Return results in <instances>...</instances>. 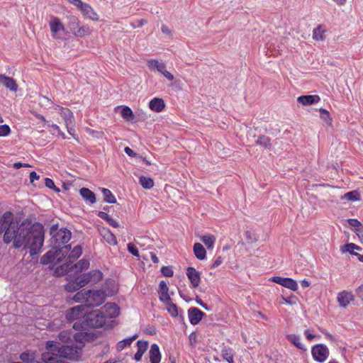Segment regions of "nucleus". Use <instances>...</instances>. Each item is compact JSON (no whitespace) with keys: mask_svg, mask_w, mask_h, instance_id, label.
Masks as SVG:
<instances>
[{"mask_svg":"<svg viewBox=\"0 0 363 363\" xmlns=\"http://www.w3.org/2000/svg\"><path fill=\"white\" fill-rule=\"evenodd\" d=\"M30 225L24 221L19 225L13 221L10 211L5 212L0 217V235L4 233V243L9 244L13 241V247L28 249L31 256L38 254L44 242V227L38 222Z\"/></svg>","mask_w":363,"mask_h":363,"instance_id":"obj_1","label":"nucleus"},{"mask_svg":"<svg viewBox=\"0 0 363 363\" xmlns=\"http://www.w3.org/2000/svg\"><path fill=\"white\" fill-rule=\"evenodd\" d=\"M107 323V315H105L104 311L98 309L88 312L87 309L84 319L82 320V323L76 322L73 327L75 329L80 327L84 330L86 327L93 328H102L105 326Z\"/></svg>","mask_w":363,"mask_h":363,"instance_id":"obj_2","label":"nucleus"},{"mask_svg":"<svg viewBox=\"0 0 363 363\" xmlns=\"http://www.w3.org/2000/svg\"><path fill=\"white\" fill-rule=\"evenodd\" d=\"M45 348L48 351H57L62 358H66L71 360L77 359L79 356L81 347H74L73 345L60 346V343L55 341H48Z\"/></svg>","mask_w":363,"mask_h":363,"instance_id":"obj_3","label":"nucleus"},{"mask_svg":"<svg viewBox=\"0 0 363 363\" xmlns=\"http://www.w3.org/2000/svg\"><path fill=\"white\" fill-rule=\"evenodd\" d=\"M71 249L70 245H63L56 248H52L45 253L40 259V263L43 264H57L61 262L68 255Z\"/></svg>","mask_w":363,"mask_h":363,"instance_id":"obj_4","label":"nucleus"},{"mask_svg":"<svg viewBox=\"0 0 363 363\" xmlns=\"http://www.w3.org/2000/svg\"><path fill=\"white\" fill-rule=\"evenodd\" d=\"M52 238L50 240V245L52 248H56L65 245L71 238V232L66 228L58 229L57 225H53L50 230Z\"/></svg>","mask_w":363,"mask_h":363,"instance_id":"obj_5","label":"nucleus"},{"mask_svg":"<svg viewBox=\"0 0 363 363\" xmlns=\"http://www.w3.org/2000/svg\"><path fill=\"white\" fill-rule=\"evenodd\" d=\"M89 267V262L87 259H82L79 260L77 264L70 266V264L66 263L56 268L55 273L58 275H63L68 273L71 270H74L75 272L79 273L83 270L88 269Z\"/></svg>","mask_w":363,"mask_h":363,"instance_id":"obj_6","label":"nucleus"},{"mask_svg":"<svg viewBox=\"0 0 363 363\" xmlns=\"http://www.w3.org/2000/svg\"><path fill=\"white\" fill-rule=\"evenodd\" d=\"M89 294L86 298V308L88 309L90 307H95L102 304L106 300V294L104 291H91L88 290Z\"/></svg>","mask_w":363,"mask_h":363,"instance_id":"obj_7","label":"nucleus"},{"mask_svg":"<svg viewBox=\"0 0 363 363\" xmlns=\"http://www.w3.org/2000/svg\"><path fill=\"white\" fill-rule=\"evenodd\" d=\"M103 277V274L99 270H92L86 274H82L77 277L82 285L84 286L88 283H97Z\"/></svg>","mask_w":363,"mask_h":363,"instance_id":"obj_8","label":"nucleus"},{"mask_svg":"<svg viewBox=\"0 0 363 363\" xmlns=\"http://www.w3.org/2000/svg\"><path fill=\"white\" fill-rule=\"evenodd\" d=\"M311 354L315 361L323 363L328 357L330 352L325 345L317 344L312 347Z\"/></svg>","mask_w":363,"mask_h":363,"instance_id":"obj_9","label":"nucleus"},{"mask_svg":"<svg viewBox=\"0 0 363 363\" xmlns=\"http://www.w3.org/2000/svg\"><path fill=\"white\" fill-rule=\"evenodd\" d=\"M86 306L84 305H78L74 306L66 312V318L69 321H72L76 319H79L83 318L84 319L86 312Z\"/></svg>","mask_w":363,"mask_h":363,"instance_id":"obj_10","label":"nucleus"},{"mask_svg":"<svg viewBox=\"0 0 363 363\" xmlns=\"http://www.w3.org/2000/svg\"><path fill=\"white\" fill-rule=\"evenodd\" d=\"M56 108L58 109L60 114L64 118L68 133L71 135H73L72 131L74 130L72 128L69 127V125H72L74 123V117L72 111L67 108H64L60 106H56Z\"/></svg>","mask_w":363,"mask_h":363,"instance_id":"obj_11","label":"nucleus"},{"mask_svg":"<svg viewBox=\"0 0 363 363\" xmlns=\"http://www.w3.org/2000/svg\"><path fill=\"white\" fill-rule=\"evenodd\" d=\"M44 363H65L57 351H48L42 354Z\"/></svg>","mask_w":363,"mask_h":363,"instance_id":"obj_12","label":"nucleus"},{"mask_svg":"<svg viewBox=\"0 0 363 363\" xmlns=\"http://www.w3.org/2000/svg\"><path fill=\"white\" fill-rule=\"evenodd\" d=\"M186 276L189 278L193 288H196L201 282V274L193 267L186 269Z\"/></svg>","mask_w":363,"mask_h":363,"instance_id":"obj_13","label":"nucleus"},{"mask_svg":"<svg viewBox=\"0 0 363 363\" xmlns=\"http://www.w3.org/2000/svg\"><path fill=\"white\" fill-rule=\"evenodd\" d=\"M205 315V313L196 307H191L188 310L189 322L192 325H197Z\"/></svg>","mask_w":363,"mask_h":363,"instance_id":"obj_14","label":"nucleus"},{"mask_svg":"<svg viewBox=\"0 0 363 363\" xmlns=\"http://www.w3.org/2000/svg\"><path fill=\"white\" fill-rule=\"evenodd\" d=\"M104 311L105 315H107V321L118 315L119 307L115 303H107L101 309Z\"/></svg>","mask_w":363,"mask_h":363,"instance_id":"obj_15","label":"nucleus"},{"mask_svg":"<svg viewBox=\"0 0 363 363\" xmlns=\"http://www.w3.org/2000/svg\"><path fill=\"white\" fill-rule=\"evenodd\" d=\"M337 302L342 308H346L354 300V296L351 292L343 291L337 294Z\"/></svg>","mask_w":363,"mask_h":363,"instance_id":"obj_16","label":"nucleus"},{"mask_svg":"<svg viewBox=\"0 0 363 363\" xmlns=\"http://www.w3.org/2000/svg\"><path fill=\"white\" fill-rule=\"evenodd\" d=\"M0 84L11 91L16 92L18 90L16 82L5 74H0Z\"/></svg>","mask_w":363,"mask_h":363,"instance_id":"obj_17","label":"nucleus"},{"mask_svg":"<svg viewBox=\"0 0 363 363\" xmlns=\"http://www.w3.org/2000/svg\"><path fill=\"white\" fill-rule=\"evenodd\" d=\"M159 298L162 301H169L170 295L169 294V288L164 281H161L159 285Z\"/></svg>","mask_w":363,"mask_h":363,"instance_id":"obj_18","label":"nucleus"},{"mask_svg":"<svg viewBox=\"0 0 363 363\" xmlns=\"http://www.w3.org/2000/svg\"><path fill=\"white\" fill-rule=\"evenodd\" d=\"M320 98L318 95H303L297 99V101L304 106L311 105L319 102Z\"/></svg>","mask_w":363,"mask_h":363,"instance_id":"obj_19","label":"nucleus"},{"mask_svg":"<svg viewBox=\"0 0 363 363\" xmlns=\"http://www.w3.org/2000/svg\"><path fill=\"white\" fill-rule=\"evenodd\" d=\"M79 194L86 202L94 204L96 201L95 194L87 188H82L79 190Z\"/></svg>","mask_w":363,"mask_h":363,"instance_id":"obj_20","label":"nucleus"},{"mask_svg":"<svg viewBox=\"0 0 363 363\" xmlns=\"http://www.w3.org/2000/svg\"><path fill=\"white\" fill-rule=\"evenodd\" d=\"M150 360L151 363H160L161 360V353L157 344H152L150 350Z\"/></svg>","mask_w":363,"mask_h":363,"instance_id":"obj_21","label":"nucleus"},{"mask_svg":"<svg viewBox=\"0 0 363 363\" xmlns=\"http://www.w3.org/2000/svg\"><path fill=\"white\" fill-rule=\"evenodd\" d=\"M150 108L155 112H161L165 107L163 99L160 98H154L149 103Z\"/></svg>","mask_w":363,"mask_h":363,"instance_id":"obj_22","label":"nucleus"},{"mask_svg":"<svg viewBox=\"0 0 363 363\" xmlns=\"http://www.w3.org/2000/svg\"><path fill=\"white\" fill-rule=\"evenodd\" d=\"M138 351L135 354L134 359L138 362L140 361L143 354L147 350L148 342L144 340H138L137 342Z\"/></svg>","mask_w":363,"mask_h":363,"instance_id":"obj_23","label":"nucleus"},{"mask_svg":"<svg viewBox=\"0 0 363 363\" xmlns=\"http://www.w3.org/2000/svg\"><path fill=\"white\" fill-rule=\"evenodd\" d=\"M83 13L90 18L91 20H98L97 13L93 10V9L87 4L83 3L79 7Z\"/></svg>","mask_w":363,"mask_h":363,"instance_id":"obj_24","label":"nucleus"},{"mask_svg":"<svg viewBox=\"0 0 363 363\" xmlns=\"http://www.w3.org/2000/svg\"><path fill=\"white\" fill-rule=\"evenodd\" d=\"M73 338L76 342L80 344L81 348L83 347L86 341H89L91 339V334L86 332H79L73 334Z\"/></svg>","mask_w":363,"mask_h":363,"instance_id":"obj_25","label":"nucleus"},{"mask_svg":"<svg viewBox=\"0 0 363 363\" xmlns=\"http://www.w3.org/2000/svg\"><path fill=\"white\" fill-rule=\"evenodd\" d=\"M103 238L110 245H117V240L113 233L108 229L103 228L100 232Z\"/></svg>","mask_w":363,"mask_h":363,"instance_id":"obj_26","label":"nucleus"},{"mask_svg":"<svg viewBox=\"0 0 363 363\" xmlns=\"http://www.w3.org/2000/svg\"><path fill=\"white\" fill-rule=\"evenodd\" d=\"M50 26L51 32L52 33V36L55 38L57 32L64 30V26L60 22V19L57 18H53L50 22Z\"/></svg>","mask_w":363,"mask_h":363,"instance_id":"obj_27","label":"nucleus"},{"mask_svg":"<svg viewBox=\"0 0 363 363\" xmlns=\"http://www.w3.org/2000/svg\"><path fill=\"white\" fill-rule=\"evenodd\" d=\"M194 252L196 257L200 260L206 257V251L201 243L196 242L194 245Z\"/></svg>","mask_w":363,"mask_h":363,"instance_id":"obj_28","label":"nucleus"},{"mask_svg":"<svg viewBox=\"0 0 363 363\" xmlns=\"http://www.w3.org/2000/svg\"><path fill=\"white\" fill-rule=\"evenodd\" d=\"M20 359L23 362L34 363L36 359L35 352L30 350L24 352L21 354Z\"/></svg>","mask_w":363,"mask_h":363,"instance_id":"obj_29","label":"nucleus"},{"mask_svg":"<svg viewBox=\"0 0 363 363\" xmlns=\"http://www.w3.org/2000/svg\"><path fill=\"white\" fill-rule=\"evenodd\" d=\"M147 66L150 69H152V70L157 69L160 73H162L163 71H164V69L166 68V66L164 63L160 62L159 61H157L156 60H149L147 62Z\"/></svg>","mask_w":363,"mask_h":363,"instance_id":"obj_30","label":"nucleus"},{"mask_svg":"<svg viewBox=\"0 0 363 363\" xmlns=\"http://www.w3.org/2000/svg\"><path fill=\"white\" fill-rule=\"evenodd\" d=\"M98 216L101 219L106 220L110 225H111L113 228H118L119 226L118 222L116 220H114L108 213L104 211H99L98 213Z\"/></svg>","mask_w":363,"mask_h":363,"instance_id":"obj_31","label":"nucleus"},{"mask_svg":"<svg viewBox=\"0 0 363 363\" xmlns=\"http://www.w3.org/2000/svg\"><path fill=\"white\" fill-rule=\"evenodd\" d=\"M83 286L82 285V283L79 282V280H77V278L74 281H69L65 286V290L69 292H74L80 288H82Z\"/></svg>","mask_w":363,"mask_h":363,"instance_id":"obj_32","label":"nucleus"},{"mask_svg":"<svg viewBox=\"0 0 363 363\" xmlns=\"http://www.w3.org/2000/svg\"><path fill=\"white\" fill-rule=\"evenodd\" d=\"M287 340L291 342L294 345H295L297 348L306 350L304 345L301 342L300 338L298 336L294 334H290L286 335Z\"/></svg>","mask_w":363,"mask_h":363,"instance_id":"obj_33","label":"nucleus"},{"mask_svg":"<svg viewBox=\"0 0 363 363\" xmlns=\"http://www.w3.org/2000/svg\"><path fill=\"white\" fill-rule=\"evenodd\" d=\"M200 240L204 243L208 249H213L216 242V238L213 235H202Z\"/></svg>","mask_w":363,"mask_h":363,"instance_id":"obj_34","label":"nucleus"},{"mask_svg":"<svg viewBox=\"0 0 363 363\" xmlns=\"http://www.w3.org/2000/svg\"><path fill=\"white\" fill-rule=\"evenodd\" d=\"M89 294L88 290H81L74 296L73 299L75 302H84V305H86V298Z\"/></svg>","mask_w":363,"mask_h":363,"instance_id":"obj_35","label":"nucleus"},{"mask_svg":"<svg viewBox=\"0 0 363 363\" xmlns=\"http://www.w3.org/2000/svg\"><path fill=\"white\" fill-rule=\"evenodd\" d=\"M137 337H138V335L135 334L130 337L125 338V339L120 341L117 345V350L118 351L123 350V349H125V347L130 345L131 343L133 342V340H135Z\"/></svg>","mask_w":363,"mask_h":363,"instance_id":"obj_36","label":"nucleus"},{"mask_svg":"<svg viewBox=\"0 0 363 363\" xmlns=\"http://www.w3.org/2000/svg\"><path fill=\"white\" fill-rule=\"evenodd\" d=\"M167 306V309L169 312V313L173 316L176 317L178 315V308L177 305L174 303H172V298H170L169 301H162Z\"/></svg>","mask_w":363,"mask_h":363,"instance_id":"obj_37","label":"nucleus"},{"mask_svg":"<svg viewBox=\"0 0 363 363\" xmlns=\"http://www.w3.org/2000/svg\"><path fill=\"white\" fill-rule=\"evenodd\" d=\"M139 183L145 189H150L154 186L153 179L144 176H141L139 178Z\"/></svg>","mask_w":363,"mask_h":363,"instance_id":"obj_38","label":"nucleus"},{"mask_svg":"<svg viewBox=\"0 0 363 363\" xmlns=\"http://www.w3.org/2000/svg\"><path fill=\"white\" fill-rule=\"evenodd\" d=\"M256 144L269 150L272 148L270 138L266 135H260L256 140Z\"/></svg>","mask_w":363,"mask_h":363,"instance_id":"obj_39","label":"nucleus"},{"mask_svg":"<svg viewBox=\"0 0 363 363\" xmlns=\"http://www.w3.org/2000/svg\"><path fill=\"white\" fill-rule=\"evenodd\" d=\"M82 250L80 245L75 246L72 250H70L69 252L68 253V259L69 261L71 262V259L73 260L79 258L80 255H82Z\"/></svg>","mask_w":363,"mask_h":363,"instance_id":"obj_40","label":"nucleus"},{"mask_svg":"<svg viewBox=\"0 0 363 363\" xmlns=\"http://www.w3.org/2000/svg\"><path fill=\"white\" fill-rule=\"evenodd\" d=\"M282 286L294 291L298 289L296 281L291 278L285 277Z\"/></svg>","mask_w":363,"mask_h":363,"instance_id":"obj_41","label":"nucleus"},{"mask_svg":"<svg viewBox=\"0 0 363 363\" xmlns=\"http://www.w3.org/2000/svg\"><path fill=\"white\" fill-rule=\"evenodd\" d=\"M102 193L104 195V199L105 202L109 203H116V199L115 196L113 195V194L111 193V191L109 189L103 188Z\"/></svg>","mask_w":363,"mask_h":363,"instance_id":"obj_42","label":"nucleus"},{"mask_svg":"<svg viewBox=\"0 0 363 363\" xmlns=\"http://www.w3.org/2000/svg\"><path fill=\"white\" fill-rule=\"evenodd\" d=\"M121 116L128 121H132L134 118L133 112L128 106H124L122 108Z\"/></svg>","mask_w":363,"mask_h":363,"instance_id":"obj_43","label":"nucleus"},{"mask_svg":"<svg viewBox=\"0 0 363 363\" xmlns=\"http://www.w3.org/2000/svg\"><path fill=\"white\" fill-rule=\"evenodd\" d=\"M58 337L61 342L65 343L71 340L72 337H73V334L69 330H62L59 333Z\"/></svg>","mask_w":363,"mask_h":363,"instance_id":"obj_44","label":"nucleus"},{"mask_svg":"<svg viewBox=\"0 0 363 363\" xmlns=\"http://www.w3.org/2000/svg\"><path fill=\"white\" fill-rule=\"evenodd\" d=\"M324 32L321 26L319 25L313 30V38L316 40H323L324 39Z\"/></svg>","mask_w":363,"mask_h":363,"instance_id":"obj_45","label":"nucleus"},{"mask_svg":"<svg viewBox=\"0 0 363 363\" xmlns=\"http://www.w3.org/2000/svg\"><path fill=\"white\" fill-rule=\"evenodd\" d=\"M342 198L347 201H355L359 200V194L357 191L354 190L345 194Z\"/></svg>","mask_w":363,"mask_h":363,"instance_id":"obj_46","label":"nucleus"},{"mask_svg":"<svg viewBox=\"0 0 363 363\" xmlns=\"http://www.w3.org/2000/svg\"><path fill=\"white\" fill-rule=\"evenodd\" d=\"M362 250V247L359 246L354 244V243H348L342 246V251L344 252H349L351 255L352 252H355L354 250Z\"/></svg>","mask_w":363,"mask_h":363,"instance_id":"obj_47","label":"nucleus"},{"mask_svg":"<svg viewBox=\"0 0 363 363\" xmlns=\"http://www.w3.org/2000/svg\"><path fill=\"white\" fill-rule=\"evenodd\" d=\"M222 357L228 362L233 363V354L230 349H228V348L223 349L222 350Z\"/></svg>","mask_w":363,"mask_h":363,"instance_id":"obj_48","label":"nucleus"},{"mask_svg":"<svg viewBox=\"0 0 363 363\" xmlns=\"http://www.w3.org/2000/svg\"><path fill=\"white\" fill-rule=\"evenodd\" d=\"M320 118L324 120L328 124H331V119L330 118V113L329 112L324 109V108H320Z\"/></svg>","mask_w":363,"mask_h":363,"instance_id":"obj_49","label":"nucleus"},{"mask_svg":"<svg viewBox=\"0 0 363 363\" xmlns=\"http://www.w3.org/2000/svg\"><path fill=\"white\" fill-rule=\"evenodd\" d=\"M162 274L167 277H172L174 275V272L172 267L164 266L161 269Z\"/></svg>","mask_w":363,"mask_h":363,"instance_id":"obj_50","label":"nucleus"},{"mask_svg":"<svg viewBox=\"0 0 363 363\" xmlns=\"http://www.w3.org/2000/svg\"><path fill=\"white\" fill-rule=\"evenodd\" d=\"M45 185L48 188L53 189L56 192H60V189L55 186L54 182L50 178H46L45 179Z\"/></svg>","mask_w":363,"mask_h":363,"instance_id":"obj_51","label":"nucleus"},{"mask_svg":"<svg viewBox=\"0 0 363 363\" xmlns=\"http://www.w3.org/2000/svg\"><path fill=\"white\" fill-rule=\"evenodd\" d=\"M11 132V129L8 125H0V136H6Z\"/></svg>","mask_w":363,"mask_h":363,"instance_id":"obj_52","label":"nucleus"},{"mask_svg":"<svg viewBox=\"0 0 363 363\" xmlns=\"http://www.w3.org/2000/svg\"><path fill=\"white\" fill-rule=\"evenodd\" d=\"M128 250L134 256H139V252L136 246L133 243L128 244Z\"/></svg>","mask_w":363,"mask_h":363,"instance_id":"obj_53","label":"nucleus"},{"mask_svg":"<svg viewBox=\"0 0 363 363\" xmlns=\"http://www.w3.org/2000/svg\"><path fill=\"white\" fill-rule=\"evenodd\" d=\"M347 222L350 225L355 228V229L360 228L361 227L363 226V225L357 219L355 218L349 219Z\"/></svg>","mask_w":363,"mask_h":363,"instance_id":"obj_54","label":"nucleus"},{"mask_svg":"<svg viewBox=\"0 0 363 363\" xmlns=\"http://www.w3.org/2000/svg\"><path fill=\"white\" fill-rule=\"evenodd\" d=\"M283 300L288 304L294 305L296 303L297 298L295 296H291L288 298L282 297Z\"/></svg>","mask_w":363,"mask_h":363,"instance_id":"obj_55","label":"nucleus"},{"mask_svg":"<svg viewBox=\"0 0 363 363\" xmlns=\"http://www.w3.org/2000/svg\"><path fill=\"white\" fill-rule=\"evenodd\" d=\"M284 278L285 277H273L269 280L276 284H280L281 286H282Z\"/></svg>","mask_w":363,"mask_h":363,"instance_id":"obj_56","label":"nucleus"},{"mask_svg":"<svg viewBox=\"0 0 363 363\" xmlns=\"http://www.w3.org/2000/svg\"><path fill=\"white\" fill-rule=\"evenodd\" d=\"M196 301L198 304H199L205 310L209 311L211 309L210 307L207 304L203 303V301L199 296H196Z\"/></svg>","mask_w":363,"mask_h":363,"instance_id":"obj_57","label":"nucleus"},{"mask_svg":"<svg viewBox=\"0 0 363 363\" xmlns=\"http://www.w3.org/2000/svg\"><path fill=\"white\" fill-rule=\"evenodd\" d=\"M223 257L221 256H218L213 263L211 268H216L218 267L223 262Z\"/></svg>","mask_w":363,"mask_h":363,"instance_id":"obj_58","label":"nucleus"},{"mask_svg":"<svg viewBox=\"0 0 363 363\" xmlns=\"http://www.w3.org/2000/svg\"><path fill=\"white\" fill-rule=\"evenodd\" d=\"M124 151L130 157L137 156V154L129 147H125Z\"/></svg>","mask_w":363,"mask_h":363,"instance_id":"obj_59","label":"nucleus"},{"mask_svg":"<svg viewBox=\"0 0 363 363\" xmlns=\"http://www.w3.org/2000/svg\"><path fill=\"white\" fill-rule=\"evenodd\" d=\"M39 179L40 176L38 175L35 172H31L30 173V180L31 183H33L35 180H38Z\"/></svg>","mask_w":363,"mask_h":363,"instance_id":"obj_60","label":"nucleus"},{"mask_svg":"<svg viewBox=\"0 0 363 363\" xmlns=\"http://www.w3.org/2000/svg\"><path fill=\"white\" fill-rule=\"evenodd\" d=\"M162 74L167 79H169V81H172L174 80V76L173 74H172L169 72H168L167 70H166V69H164V71H163L162 72Z\"/></svg>","mask_w":363,"mask_h":363,"instance_id":"obj_61","label":"nucleus"},{"mask_svg":"<svg viewBox=\"0 0 363 363\" xmlns=\"http://www.w3.org/2000/svg\"><path fill=\"white\" fill-rule=\"evenodd\" d=\"M356 294L359 298L363 300V285L359 286L356 289Z\"/></svg>","mask_w":363,"mask_h":363,"instance_id":"obj_62","label":"nucleus"},{"mask_svg":"<svg viewBox=\"0 0 363 363\" xmlns=\"http://www.w3.org/2000/svg\"><path fill=\"white\" fill-rule=\"evenodd\" d=\"M355 232L362 241H363V226L360 228H356Z\"/></svg>","mask_w":363,"mask_h":363,"instance_id":"obj_63","label":"nucleus"},{"mask_svg":"<svg viewBox=\"0 0 363 363\" xmlns=\"http://www.w3.org/2000/svg\"><path fill=\"white\" fill-rule=\"evenodd\" d=\"M305 335L308 340H312L315 337V335H312L308 330L305 331Z\"/></svg>","mask_w":363,"mask_h":363,"instance_id":"obj_64","label":"nucleus"}]
</instances>
